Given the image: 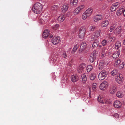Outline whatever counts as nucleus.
<instances>
[{"label": "nucleus", "instance_id": "1", "mask_svg": "<svg viewBox=\"0 0 125 125\" xmlns=\"http://www.w3.org/2000/svg\"><path fill=\"white\" fill-rule=\"evenodd\" d=\"M43 8L42 4L39 2H37L34 5L32 8V11L36 14H39L42 12Z\"/></svg>", "mask_w": 125, "mask_h": 125}, {"label": "nucleus", "instance_id": "2", "mask_svg": "<svg viewBox=\"0 0 125 125\" xmlns=\"http://www.w3.org/2000/svg\"><path fill=\"white\" fill-rule=\"evenodd\" d=\"M85 8V6L81 5L76 8L73 11V14L76 16L81 11Z\"/></svg>", "mask_w": 125, "mask_h": 125}, {"label": "nucleus", "instance_id": "3", "mask_svg": "<svg viewBox=\"0 0 125 125\" xmlns=\"http://www.w3.org/2000/svg\"><path fill=\"white\" fill-rule=\"evenodd\" d=\"M108 74L107 72L105 70H102L99 74L98 75L99 79L102 80L105 79L107 76Z\"/></svg>", "mask_w": 125, "mask_h": 125}, {"label": "nucleus", "instance_id": "4", "mask_svg": "<svg viewBox=\"0 0 125 125\" xmlns=\"http://www.w3.org/2000/svg\"><path fill=\"white\" fill-rule=\"evenodd\" d=\"M85 27L84 26L81 27L79 30V38L81 39L83 38L85 35Z\"/></svg>", "mask_w": 125, "mask_h": 125}, {"label": "nucleus", "instance_id": "5", "mask_svg": "<svg viewBox=\"0 0 125 125\" xmlns=\"http://www.w3.org/2000/svg\"><path fill=\"white\" fill-rule=\"evenodd\" d=\"M115 80L116 82L119 84H121L124 80L123 77L121 74H119L115 77Z\"/></svg>", "mask_w": 125, "mask_h": 125}, {"label": "nucleus", "instance_id": "6", "mask_svg": "<svg viewBox=\"0 0 125 125\" xmlns=\"http://www.w3.org/2000/svg\"><path fill=\"white\" fill-rule=\"evenodd\" d=\"M108 86V83L106 81H104L101 83L100 88L101 90L104 91L107 88Z\"/></svg>", "mask_w": 125, "mask_h": 125}, {"label": "nucleus", "instance_id": "7", "mask_svg": "<svg viewBox=\"0 0 125 125\" xmlns=\"http://www.w3.org/2000/svg\"><path fill=\"white\" fill-rule=\"evenodd\" d=\"M61 42L60 38L59 36H54L51 42L53 44L55 45Z\"/></svg>", "mask_w": 125, "mask_h": 125}, {"label": "nucleus", "instance_id": "8", "mask_svg": "<svg viewBox=\"0 0 125 125\" xmlns=\"http://www.w3.org/2000/svg\"><path fill=\"white\" fill-rule=\"evenodd\" d=\"M120 4L118 2H116L112 4L110 7V10L112 11L115 10L120 6Z\"/></svg>", "mask_w": 125, "mask_h": 125}, {"label": "nucleus", "instance_id": "9", "mask_svg": "<svg viewBox=\"0 0 125 125\" xmlns=\"http://www.w3.org/2000/svg\"><path fill=\"white\" fill-rule=\"evenodd\" d=\"M117 89L116 86L115 85L113 84L111 85L109 89V92L110 94H113L116 92Z\"/></svg>", "mask_w": 125, "mask_h": 125}, {"label": "nucleus", "instance_id": "10", "mask_svg": "<svg viewBox=\"0 0 125 125\" xmlns=\"http://www.w3.org/2000/svg\"><path fill=\"white\" fill-rule=\"evenodd\" d=\"M122 29V27L121 26H118L115 30L114 32L115 35H117L120 33Z\"/></svg>", "mask_w": 125, "mask_h": 125}, {"label": "nucleus", "instance_id": "11", "mask_svg": "<svg viewBox=\"0 0 125 125\" xmlns=\"http://www.w3.org/2000/svg\"><path fill=\"white\" fill-rule=\"evenodd\" d=\"M114 105L116 108H119L121 107L122 104L121 102L119 101L116 100L114 103Z\"/></svg>", "mask_w": 125, "mask_h": 125}, {"label": "nucleus", "instance_id": "12", "mask_svg": "<svg viewBox=\"0 0 125 125\" xmlns=\"http://www.w3.org/2000/svg\"><path fill=\"white\" fill-rule=\"evenodd\" d=\"M71 78V81L73 83L77 82L79 80L78 76L76 75L73 74L72 75Z\"/></svg>", "mask_w": 125, "mask_h": 125}, {"label": "nucleus", "instance_id": "13", "mask_svg": "<svg viewBox=\"0 0 125 125\" xmlns=\"http://www.w3.org/2000/svg\"><path fill=\"white\" fill-rule=\"evenodd\" d=\"M102 18V16L101 15H97L94 16V21L96 22L101 20Z\"/></svg>", "mask_w": 125, "mask_h": 125}, {"label": "nucleus", "instance_id": "14", "mask_svg": "<svg viewBox=\"0 0 125 125\" xmlns=\"http://www.w3.org/2000/svg\"><path fill=\"white\" fill-rule=\"evenodd\" d=\"M42 19L44 20L45 22H47L50 19V16L49 15H47L46 14H44L43 16H42Z\"/></svg>", "mask_w": 125, "mask_h": 125}, {"label": "nucleus", "instance_id": "15", "mask_svg": "<svg viewBox=\"0 0 125 125\" xmlns=\"http://www.w3.org/2000/svg\"><path fill=\"white\" fill-rule=\"evenodd\" d=\"M78 2V0H71L70 4L72 6L75 7L77 5Z\"/></svg>", "mask_w": 125, "mask_h": 125}, {"label": "nucleus", "instance_id": "16", "mask_svg": "<svg viewBox=\"0 0 125 125\" xmlns=\"http://www.w3.org/2000/svg\"><path fill=\"white\" fill-rule=\"evenodd\" d=\"M49 32V31L47 29L45 30L43 33V37L44 38H46L50 34Z\"/></svg>", "mask_w": 125, "mask_h": 125}, {"label": "nucleus", "instance_id": "17", "mask_svg": "<svg viewBox=\"0 0 125 125\" xmlns=\"http://www.w3.org/2000/svg\"><path fill=\"white\" fill-rule=\"evenodd\" d=\"M72 90L73 91V92L76 94H80V91L78 89V88L76 87H73L72 88Z\"/></svg>", "mask_w": 125, "mask_h": 125}, {"label": "nucleus", "instance_id": "18", "mask_svg": "<svg viewBox=\"0 0 125 125\" xmlns=\"http://www.w3.org/2000/svg\"><path fill=\"white\" fill-rule=\"evenodd\" d=\"M65 18V15L62 14L59 16L57 20L58 22H61L64 21Z\"/></svg>", "mask_w": 125, "mask_h": 125}, {"label": "nucleus", "instance_id": "19", "mask_svg": "<svg viewBox=\"0 0 125 125\" xmlns=\"http://www.w3.org/2000/svg\"><path fill=\"white\" fill-rule=\"evenodd\" d=\"M93 10L92 8H90L87 9L84 12L89 16L92 14Z\"/></svg>", "mask_w": 125, "mask_h": 125}, {"label": "nucleus", "instance_id": "20", "mask_svg": "<svg viewBox=\"0 0 125 125\" xmlns=\"http://www.w3.org/2000/svg\"><path fill=\"white\" fill-rule=\"evenodd\" d=\"M69 7L68 4L65 3L63 5L62 8V11L65 12L68 10Z\"/></svg>", "mask_w": 125, "mask_h": 125}, {"label": "nucleus", "instance_id": "21", "mask_svg": "<svg viewBox=\"0 0 125 125\" xmlns=\"http://www.w3.org/2000/svg\"><path fill=\"white\" fill-rule=\"evenodd\" d=\"M82 81L83 83H85L87 80L86 75L85 73L82 74L81 75Z\"/></svg>", "mask_w": 125, "mask_h": 125}, {"label": "nucleus", "instance_id": "22", "mask_svg": "<svg viewBox=\"0 0 125 125\" xmlns=\"http://www.w3.org/2000/svg\"><path fill=\"white\" fill-rule=\"evenodd\" d=\"M109 24V21L106 20H105L102 21L101 23V24L103 27H105L107 26Z\"/></svg>", "mask_w": 125, "mask_h": 125}, {"label": "nucleus", "instance_id": "23", "mask_svg": "<svg viewBox=\"0 0 125 125\" xmlns=\"http://www.w3.org/2000/svg\"><path fill=\"white\" fill-rule=\"evenodd\" d=\"M114 66L115 67H117L119 65L121 62V60L119 58H117L114 60Z\"/></svg>", "mask_w": 125, "mask_h": 125}, {"label": "nucleus", "instance_id": "24", "mask_svg": "<svg viewBox=\"0 0 125 125\" xmlns=\"http://www.w3.org/2000/svg\"><path fill=\"white\" fill-rule=\"evenodd\" d=\"M117 24L116 23L112 24L110 27L109 31L112 32L114 30V29L116 27Z\"/></svg>", "mask_w": 125, "mask_h": 125}, {"label": "nucleus", "instance_id": "25", "mask_svg": "<svg viewBox=\"0 0 125 125\" xmlns=\"http://www.w3.org/2000/svg\"><path fill=\"white\" fill-rule=\"evenodd\" d=\"M124 11V9L123 8H121L119 10H117L116 12V15L118 16H119L122 14L123 13Z\"/></svg>", "mask_w": 125, "mask_h": 125}, {"label": "nucleus", "instance_id": "26", "mask_svg": "<svg viewBox=\"0 0 125 125\" xmlns=\"http://www.w3.org/2000/svg\"><path fill=\"white\" fill-rule=\"evenodd\" d=\"M96 76V74L95 73H92L90 75V78L92 80H94Z\"/></svg>", "mask_w": 125, "mask_h": 125}, {"label": "nucleus", "instance_id": "27", "mask_svg": "<svg viewBox=\"0 0 125 125\" xmlns=\"http://www.w3.org/2000/svg\"><path fill=\"white\" fill-rule=\"evenodd\" d=\"M42 14L40 15L39 19L38 22L40 23L45 24L46 23L45 22L44 20H42Z\"/></svg>", "mask_w": 125, "mask_h": 125}, {"label": "nucleus", "instance_id": "28", "mask_svg": "<svg viewBox=\"0 0 125 125\" xmlns=\"http://www.w3.org/2000/svg\"><path fill=\"white\" fill-rule=\"evenodd\" d=\"M93 67L91 65H89L86 68V70L87 72H90L93 69Z\"/></svg>", "mask_w": 125, "mask_h": 125}, {"label": "nucleus", "instance_id": "29", "mask_svg": "<svg viewBox=\"0 0 125 125\" xmlns=\"http://www.w3.org/2000/svg\"><path fill=\"white\" fill-rule=\"evenodd\" d=\"M118 72V71L116 69H114L111 72V75L113 76H114Z\"/></svg>", "mask_w": 125, "mask_h": 125}, {"label": "nucleus", "instance_id": "30", "mask_svg": "<svg viewBox=\"0 0 125 125\" xmlns=\"http://www.w3.org/2000/svg\"><path fill=\"white\" fill-rule=\"evenodd\" d=\"M88 16H89L84 12L82 15V18L83 20H85Z\"/></svg>", "mask_w": 125, "mask_h": 125}, {"label": "nucleus", "instance_id": "31", "mask_svg": "<svg viewBox=\"0 0 125 125\" xmlns=\"http://www.w3.org/2000/svg\"><path fill=\"white\" fill-rule=\"evenodd\" d=\"M97 100L98 102L104 104L105 103V102L102 99L101 96H98L97 98Z\"/></svg>", "mask_w": 125, "mask_h": 125}, {"label": "nucleus", "instance_id": "32", "mask_svg": "<svg viewBox=\"0 0 125 125\" xmlns=\"http://www.w3.org/2000/svg\"><path fill=\"white\" fill-rule=\"evenodd\" d=\"M101 32V30H99L96 31L94 33L95 35L96 36V37H98L100 36Z\"/></svg>", "mask_w": 125, "mask_h": 125}, {"label": "nucleus", "instance_id": "33", "mask_svg": "<svg viewBox=\"0 0 125 125\" xmlns=\"http://www.w3.org/2000/svg\"><path fill=\"white\" fill-rule=\"evenodd\" d=\"M116 96L119 98H122L123 97V95L121 92L119 91L116 94Z\"/></svg>", "mask_w": 125, "mask_h": 125}, {"label": "nucleus", "instance_id": "34", "mask_svg": "<svg viewBox=\"0 0 125 125\" xmlns=\"http://www.w3.org/2000/svg\"><path fill=\"white\" fill-rule=\"evenodd\" d=\"M98 52L95 50L93 52V53L91 55V56L96 58L97 56V54H98Z\"/></svg>", "mask_w": 125, "mask_h": 125}, {"label": "nucleus", "instance_id": "35", "mask_svg": "<svg viewBox=\"0 0 125 125\" xmlns=\"http://www.w3.org/2000/svg\"><path fill=\"white\" fill-rule=\"evenodd\" d=\"M86 67V65L85 63H83L79 65V68L83 70Z\"/></svg>", "mask_w": 125, "mask_h": 125}, {"label": "nucleus", "instance_id": "36", "mask_svg": "<svg viewBox=\"0 0 125 125\" xmlns=\"http://www.w3.org/2000/svg\"><path fill=\"white\" fill-rule=\"evenodd\" d=\"M96 58L91 55L89 58L90 62L91 63L93 62Z\"/></svg>", "mask_w": 125, "mask_h": 125}, {"label": "nucleus", "instance_id": "37", "mask_svg": "<svg viewBox=\"0 0 125 125\" xmlns=\"http://www.w3.org/2000/svg\"><path fill=\"white\" fill-rule=\"evenodd\" d=\"M99 44L98 42H94L92 45V47H97Z\"/></svg>", "mask_w": 125, "mask_h": 125}, {"label": "nucleus", "instance_id": "38", "mask_svg": "<svg viewBox=\"0 0 125 125\" xmlns=\"http://www.w3.org/2000/svg\"><path fill=\"white\" fill-rule=\"evenodd\" d=\"M58 8V6L57 5H54L52 8V9L53 10H56Z\"/></svg>", "mask_w": 125, "mask_h": 125}, {"label": "nucleus", "instance_id": "39", "mask_svg": "<svg viewBox=\"0 0 125 125\" xmlns=\"http://www.w3.org/2000/svg\"><path fill=\"white\" fill-rule=\"evenodd\" d=\"M121 43L120 42L118 41L115 43L116 47H120L121 46Z\"/></svg>", "mask_w": 125, "mask_h": 125}, {"label": "nucleus", "instance_id": "40", "mask_svg": "<svg viewBox=\"0 0 125 125\" xmlns=\"http://www.w3.org/2000/svg\"><path fill=\"white\" fill-rule=\"evenodd\" d=\"M59 27V25L56 24L53 27V30H55L57 29Z\"/></svg>", "mask_w": 125, "mask_h": 125}, {"label": "nucleus", "instance_id": "41", "mask_svg": "<svg viewBox=\"0 0 125 125\" xmlns=\"http://www.w3.org/2000/svg\"><path fill=\"white\" fill-rule=\"evenodd\" d=\"M119 56V55L116 53L113 54V58L115 60V59L118 58H117Z\"/></svg>", "mask_w": 125, "mask_h": 125}, {"label": "nucleus", "instance_id": "42", "mask_svg": "<svg viewBox=\"0 0 125 125\" xmlns=\"http://www.w3.org/2000/svg\"><path fill=\"white\" fill-rule=\"evenodd\" d=\"M95 29V27L94 26H91L89 27L90 30L91 31H94Z\"/></svg>", "mask_w": 125, "mask_h": 125}, {"label": "nucleus", "instance_id": "43", "mask_svg": "<svg viewBox=\"0 0 125 125\" xmlns=\"http://www.w3.org/2000/svg\"><path fill=\"white\" fill-rule=\"evenodd\" d=\"M105 63H104V62H102L100 63L99 64V66H101L102 67H101L102 68H103L104 67V66L105 64H104Z\"/></svg>", "mask_w": 125, "mask_h": 125}, {"label": "nucleus", "instance_id": "44", "mask_svg": "<svg viewBox=\"0 0 125 125\" xmlns=\"http://www.w3.org/2000/svg\"><path fill=\"white\" fill-rule=\"evenodd\" d=\"M96 36L95 35H94V34L93 33L91 36V39H93V40H95L97 38V37H96Z\"/></svg>", "mask_w": 125, "mask_h": 125}, {"label": "nucleus", "instance_id": "45", "mask_svg": "<svg viewBox=\"0 0 125 125\" xmlns=\"http://www.w3.org/2000/svg\"><path fill=\"white\" fill-rule=\"evenodd\" d=\"M125 64L124 62L121 64L119 65V67L120 69H122L124 66Z\"/></svg>", "mask_w": 125, "mask_h": 125}, {"label": "nucleus", "instance_id": "46", "mask_svg": "<svg viewBox=\"0 0 125 125\" xmlns=\"http://www.w3.org/2000/svg\"><path fill=\"white\" fill-rule=\"evenodd\" d=\"M86 45V43L84 42H82L81 44L80 47H85Z\"/></svg>", "mask_w": 125, "mask_h": 125}, {"label": "nucleus", "instance_id": "47", "mask_svg": "<svg viewBox=\"0 0 125 125\" xmlns=\"http://www.w3.org/2000/svg\"><path fill=\"white\" fill-rule=\"evenodd\" d=\"M105 56L106 54L105 52H102L100 55V56L101 57V58H102L104 57Z\"/></svg>", "mask_w": 125, "mask_h": 125}, {"label": "nucleus", "instance_id": "48", "mask_svg": "<svg viewBox=\"0 0 125 125\" xmlns=\"http://www.w3.org/2000/svg\"><path fill=\"white\" fill-rule=\"evenodd\" d=\"M97 84L96 83H94L93 84L92 89L93 90L95 89L96 87Z\"/></svg>", "mask_w": 125, "mask_h": 125}, {"label": "nucleus", "instance_id": "49", "mask_svg": "<svg viewBox=\"0 0 125 125\" xmlns=\"http://www.w3.org/2000/svg\"><path fill=\"white\" fill-rule=\"evenodd\" d=\"M102 43L103 46H105L106 44V40H104L102 42Z\"/></svg>", "mask_w": 125, "mask_h": 125}, {"label": "nucleus", "instance_id": "50", "mask_svg": "<svg viewBox=\"0 0 125 125\" xmlns=\"http://www.w3.org/2000/svg\"><path fill=\"white\" fill-rule=\"evenodd\" d=\"M115 40V38L114 37H110L109 38V40L111 41H113Z\"/></svg>", "mask_w": 125, "mask_h": 125}, {"label": "nucleus", "instance_id": "51", "mask_svg": "<svg viewBox=\"0 0 125 125\" xmlns=\"http://www.w3.org/2000/svg\"><path fill=\"white\" fill-rule=\"evenodd\" d=\"M77 47H73V48L72 51V52L73 53H74V52L77 50Z\"/></svg>", "mask_w": 125, "mask_h": 125}, {"label": "nucleus", "instance_id": "52", "mask_svg": "<svg viewBox=\"0 0 125 125\" xmlns=\"http://www.w3.org/2000/svg\"><path fill=\"white\" fill-rule=\"evenodd\" d=\"M83 70L82 69L80 68L79 67L77 71L78 73H82Z\"/></svg>", "mask_w": 125, "mask_h": 125}, {"label": "nucleus", "instance_id": "53", "mask_svg": "<svg viewBox=\"0 0 125 125\" xmlns=\"http://www.w3.org/2000/svg\"><path fill=\"white\" fill-rule=\"evenodd\" d=\"M113 116L115 118H118L119 115L117 113H115L113 115Z\"/></svg>", "mask_w": 125, "mask_h": 125}, {"label": "nucleus", "instance_id": "54", "mask_svg": "<svg viewBox=\"0 0 125 125\" xmlns=\"http://www.w3.org/2000/svg\"><path fill=\"white\" fill-rule=\"evenodd\" d=\"M62 56L64 58H65L67 57V56L65 52H64L63 53Z\"/></svg>", "mask_w": 125, "mask_h": 125}, {"label": "nucleus", "instance_id": "55", "mask_svg": "<svg viewBox=\"0 0 125 125\" xmlns=\"http://www.w3.org/2000/svg\"><path fill=\"white\" fill-rule=\"evenodd\" d=\"M120 49H118L117 52L116 53L119 55H120Z\"/></svg>", "mask_w": 125, "mask_h": 125}, {"label": "nucleus", "instance_id": "56", "mask_svg": "<svg viewBox=\"0 0 125 125\" xmlns=\"http://www.w3.org/2000/svg\"><path fill=\"white\" fill-rule=\"evenodd\" d=\"M115 0H108V1L110 3L113 2Z\"/></svg>", "mask_w": 125, "mask_h": 125}, {"label": "nucleus", "instance_id": "57", "mask_svg": "<svg viewBox=\"0 0 125 125\" xmlns=\"http://www.w3.org/2000/svg\"><path fill=\"white\" fill-rule=\"evenodd\" d=\"M83 47H80V51L81 52H82L83 50Z\"/></svg>", "mask_w": 125, "mask_h": 125}, {"label": "nucleus", "instance_id": "58", "mask_svg": "<svg viewBox=\"0 0 125 125\" xmlns=\"http://www.w3.org/2000/svg\"><path fill=\"white\" fill-rule=\"evenodd\" d=\"M123 14L124 16H125V10L124 9V11H123Z\"/></svg>", "mask_w": 125, "mask_h": 125}, {"label": "nucleus", "instance_id": "59", "mask_svg": "<svg viewBox=\"0 0 125 125\" xmlns=\"http://www.w3.org/2000/svg\"><path fill=\"white\" fill-rule=\"evenodd\" d=\"M53 37V35H51L49 36L50 38H52Z\"/></svg>", "mask_w": 125, "mask_h": 125}, {"label": "nucleus", "instance_id": "60", "mask_svg": "<svg viewBox=\"0 0 125 125\" xmlns=\"http://www.w3.org/2000/svg\"><path fill=\"white\" fill-rule=\"evenodd\" d=\"M79 47V45L78 44H77L75 46H74V47Z\"/></svg>", "mask_w": 125, "mask_h": 125}, {"label": "nucleus", "instance_id": "61", "mask_svg": "<svg viewBox=\"0 0 125 125\" xmlns=\"http://www.w3.org/2000/svg\"><path fill=\"white\" fill-rule=\"evenodd\" d=\"M119 48V47H117V49H118Z\"/></svg>", "mask_w": 125, "mask_h": 125}, {"label": "nucleus", "instance_id": "62", "mask_svg": "<svg viewBox=\"0 0 125 125\" xmlns=\"http://www.w3.org/2000/svg\"><path fill=\"white\" fill-rule=\"evenodd\" d=\"M99 47H101V46H99Z\"/></svg>", "mask_w": 125, "mask_h": 125}]
</instances>
